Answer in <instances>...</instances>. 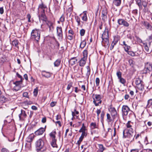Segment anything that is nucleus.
I'll use <instances>...</instances> for the list:
<instances>
[{"instance_id": "15", "label": "nucleus", "mask_w": 152, "mask_h": 152, "mask_svg": "<svg viewBox=\"0 0 152 152\" xmlns=\"http://www.w3.org/2000/svg\"><path fill=\"white\" fill-rule=\"evenodd\" d=\"M27 115L25 111L23 110H21V113L19 115L20 120H21L26 118Z\"/></svg>"}, {"instance_id": "10", "label": "nucleus", "mask_w": 152, "mask_h": 152, "mask_svg": "<svg viewBox=\"0 0 152 152\" xmlns=\"http://www.w3.org/2000/svg\"><path fill=\"white\" fill-rule=\"evenodd\" d=\"M107 11L106 9H104L102 10V19L104 21H106L107 19Z\"/></svg>"}, {"instance_id": "26", "label": "nucleus", "mask_w": 152, "mask_h": 152, "mask_svg": "<svg viewBox=\"0 0 152 152\" xmlns=\"http://www.w3.org/2000/svg\"><path fill=\"white\" fill-rule=\"evenodd\" d=\"M61 60L60 59H57L54 63L55 66L58 67L60 64Z\"/></svg>"}, {"instance_id": "33", "label": "nucleus", "mask_w": 152, "mask_h": 152, "mask_svg": "<svg viewBox=\"0 0 152 152\" xmlns=\"http://www.w3.org/2000/svg\"><path fill=\"white\" fill-rule=\"evenodd\" d=\"M142 82H143L141 80L140 78H136L135 80V83L137 86L140 84Z\"/></svg>"}, {"instance_id": "2", "label": "nucleus", "mask_w": 152, "mask_h": 152, "mask_svg": "<svg viewBox=\"0 0 152 152\" xmlns=\"http://www.w3.org/2000/svg\"><path fill=\"white\" fill-rule=\"evenodd\" d=\"M35 145L37 152H44L46 149L44 142L41 139H39L36 141Z\"/></svg>"}, {"instance_id": "64", "label": "nucleus", "mask_w": 152, "mask_h": 152, "mask_svg": "<svg viewBox=\"0 0 152 152\" xmlns=\"http://www.w3.org/2000/svg\"><path fill=\"white\" fill-rule=\"evenodd\" d=\"M72 87V84L71 83H69L67 86L66 89L67 90H69L70 89L71 87Z\"/></svg>"}, {"instance_id": "48", "label": "nucleus", "mask_w": 152, "mask_h": 152, "mask_svg": "<svg viewBox=\"0 0 152 152\" xmlns=\"http://www.w3.org/2000/svg\"><path fill=\"white\" fill-rule=\"evenodd\" d=\"M120 82L122 84H124L126 83L125 80L122 77L119 79Z\"/></svg>"}, {"instance_id": "7", "label": "nucleus", "mask_w": 152, "mask_h": 152, "mask_svg": "<svg viewBox=\"0 0 152 152\" xmlns=\"http://www.w3.org/2000/svg\"><path fill=\"white\" fill-rule=\"evenodd\" d=\"M57 34L59 39L62 40L63 38V33L62 28L61 27H56Z\"/></svg>"}, {"instance_id": "8", "label": "nucleus", "mask_w": 152, "mask_h": 152, "mask_svg": "<svg viewBox=\"0 0 152 152\" xmlns=\"http://www.w3.org/2000/svg\"><path fill=\"white\" fill-rule=\"evenodd\" d=\"M130 110V109L127 106L124 105L122 106V111L123 115H127Z\"/></svg>"}, {"instance_id": "9", "label": "nucleus", "mask_w": 152, "mask_h": 152, "mask_svg": "<svg viewBox=\"0 0 152 152\" xmlns=\"http://www.w3.org/2000/svg\"><path fill=\"white\" fill-rule=\"evenodd\" d=\"M118 23L119 25H123L125 27H128L129 23L124 19H119L118 20Z\"/></svg>"}, {"instance_id": "6", "label": "nucleus", "mask_w": 152, "mask_h": 152, "mask_svg": "<svg viewBox=\"0 0 152 152\" xmlns=\"http://www.w3.org/2000/svg\"><path fill=\"white\" fill-rule=\"evenodd\" d=\"M109 110L110 113L112 117L113 120L117 116V114L115 109L114 107H110L109 109Z\"/></svg>"}, {"instance_id": "47", "label": "nucleus", "mask_w": 152, "mask_h": 152, "mask_svg": "<svg viewBox=\"0 0 152 152\" xmlns=\"http://www.w3.org/2000/svg\"><path fill=\"white\" fill-rule=\"evenodd\" d=\"M125 51H127L128 50H129L130 48V47L127 44L124 47Z\"/></svg>"}, {"instance_id": "31", "label": "nucleus", "mask_w": 152, "mask_h": 152, "mask_svg": "<svg viewBox=\"0 0 152 152\" xmlns=\"http://www.w3.org/2000/svg\"><path fill=\"white\" fill-rule=\"evenodd\" d=\"M90 126L92 129L98 128V126L96 125V123L95 122H92L90 124Z\"/></svg>"}, {"instance_id": "56", "label": "nucleus", "mask_w": 152, "mask_h": 152, "mask_svg": "<svg viewBox=\"0 0 152 152\" xmlns=\"http://www.w3.org/2000/svg\"><path fill=\"white\" fill-rule=\"evenodd\" d=\"M116 75L118 79L121 77V73L120 72H117Z\"/></svg>"}, {"instance_id": "59", "label": "nucleus", "mask_w": 152, "mask_h": 152, "mask_svg": "<svg viewBox=\"0 0 152 152\" xmlns=\"http://www.w3.org/2000/svg\"><path fill=\"white\" fill-rule=\"evenodd\" d=\"M118 39L117 37H115L114 39V40L112 42L114 44L116 45L117 43L118 42Z\"/></svg>"}, {"instance_id": "27", "label": "nucleus", "mask_w": 152, "mask_h": 152, "mask_svg": "<svg viewBox=\"0 0 152 152\" xmlns=\"http://www.w3.org/2000/svg\"><path fill=\"white\" fill-rule=\"evenodd\" d=\"M99 149L97 151V152H103L104 150V148L102 144H100L99 145Z\"/></svg>"}, {"instance_id": "41", "label": "nucleus", "mask_w": 152, "mask_h": 152, "mask_svg": "<svg viewBox=\"0 0 152 152\" xmlns=\"http://www.w3.org/2000/svg\"><path fill=\"white\" fill-rule=\"evenodd\" d=\"M107 119L109 122H111L112 121V119L110 117V115L109 113L107 114Z\"/></svg>"}, {"instance_id": "44", "label": "nucleus", "mask_w": 152, "mask_h": 152, "mask_svg": "<svg viewBox=\"0 0 152 152\" xmlns=\"http://www.w3.org/2000/svg\"><path fill=\"white\" fill-rule=\"evenodd\" d=\"M0 99L2 102H5L7 100V98L3 96H1Z\"/></svg>"}, {"instance_id": "29", "label": "nucleus", "mask_w": 152, "mask_h": 152, "mask_svg": "<svg viewBox=\"0 0 152 152\" xmlns=\"http://www.w3.org/2000/svg\"><path fill=\"white\" fill-rule=\"evenodd\" d=\"M143 82H142L140 84L137 86V88L140 90L143 91L144 89V85L143 84Z\"/></svg>"}, {"instance_id": "18", "label": "nucleus", "mask_w": 152, "mask_h": 152, "mask_svg": "<svg viewBox=\"0 0 152 152\" xmlns=\"http://www.w3.org/2000/svg\"><path fill=\"white\" fill-rule=\"evenodd\" d=\"M77 60V59L76 57L71 58L69 61V63L71 66H73L76 64Z\"/></svg>"}, {"instance_id": "38", "label": "nucleus", "mask_w": 152, "mask_h": 152, "mask_svg": "<svg viewBox=\"0 0 152 152\" xmlns=\"http://www.w3.org/2000/svg\"><path fill=\"white\" fill-rule=\"evenodd\" d=\"M129 63L130 65L133 67L135 64V62L132 59H130L129 61Z\"/></svg>"}, {"instance_id": "39", "label": "nucleus", "mask_w": 152, "mask_h": 152, "mask_svg": "<svg viewBox=\"0 0 152 152\" xmlns=\"http://www.w3.org/2000/svg\"><path fill=\"white\" fill-rule=\"evenodd\" d=\"M127 53L129 55L132 56H136L135 52L132 51H129L128 50L127 51H126Z\"/></svg>"}, {"instance_id": "37", "label": "nucleus", "mask_w": 152, "mask_h": 152, "mask_svg": "<svg viewBox=\"0 0 152 152\" xmlns=\"http://www.w3.org/2000/svg\"><path fill=\"white\" fill-rule=\"evenodd\" d=\"M34 138V135L31 134L28 137V140L29 142H31Z\"/></svg>"}, {"instance_id": "13", "label": "nucleus", "mask_w": 152, "mask_h": 152, "mask_svg": "<svg viewBox=\"0 0 152 152\" xmlns=\"http://www.w3.org/2000/svg\"><path fill=\"white\" fill-rule=\"evenodd\" d=\"M45 130V128L41 127L38 129L34 132L35 134L38 136L42 134Z\"/></svg>"}, {"instance_id": "22", "label": "nucleus", "mask_w": 152, "mask_h": 152, "mask_svg": "<svg viewBox=\"0 0 152 152\" xmlns=\"http://www.w3.org/2000/svg\"><path fill=\"white\" fill-rule=\"evenodd\" d=\"M56 141L57 140L56 139H52L51 145L53 148H57V145L56 144Z\"/></svg>"}, {"instance_id": "23", "label": "nucleus", "mask_w": 152, "mask_h": 152, "mask_svg": "<svg viewBox=\"0 0 152 152\" xmlns=\"http://www.w3.org/2000/svg\"><path fill=\"white\" fill-rule=\"evenodd\" d=\"M86 44V42L85 39H84L81 41V42L80 44V48L81 49L84 48Z\"/></svg>"}, {"instance_id": "42", "label": "nucleus", "mask_w": 152, "mask_h": 152, "mask_svg": "<svg viewBox=\"0 0 152 152\" xmlns=\"http://www.w3.org/2000/svg\"><path fill=\"white\" fill-rule=\"evenodd\" d=\"M75 20L76 21L77 23V25L78 26H80V18L78 16H76L75 18Z\"/></svg>"}, {"instance_id": "51", "label": "nucleus", "mask_w": 152, "mask_h": 152, "mask_svg": "<svg viewBox=\"0 0 152 152\" xmlns=\"http://www.w3.org/2000/svg\"><path fill=\"white\" fill-rule=\"evenodd\" d=\"M60 20L61 22H64L65 20V17L64 14H63L60 18Z\"/></svg>"}, {"instance_id": "53", "label": "nucleus", "mask_w": 152, "mask_h": 152, "mask_svg": "<svg viewBox=\"0 0 152 152\" xmlns=\"http://www.w3.org/2000/svg\"><path fill=\"white\" fill-rule=\"evenodd\" d=\"M95 82L96 86H98L99 85L100 80L98 77L96 78L95 80Z\"/></svg>"}, {"instance_id": "24", "label": "nucleus", "mask_w": 152, "mask_h": 152, "mask_svg": "<svg viewBox=\"0 0 152 152\" xmlns=\"http://www.w3.org/2000/svg\"><path fill=\"white\" fill-rule=\"evenodd\" d=\"M144 25L147 29L151 30L152 27L150 24L147 22H144Z\"/></svg>"}, {"instance_id": "57", "label": "nucleus", "mask_w": 152, "mask_h": 152, "mask_svg": "<svg viewBox=\"0 0 152 152\" xmlns=\"http://www.w3.org/2000/svg\"><path fill=\"white\" fill-rule=\"evenodd\" d=\"M144 45H145L144 48L145 50L146 51L148 52L149 50V48L148 46L146 44L144 43Z\"/></svg>"}, {"instance_id": "3", "label": "nucleus", "mask_w": 152, "mask_h": 152, "mask_svg": "<svg viewBox=\"0 0 152 152\" xmlns=\"http://www.w3.org/2000/svg\"><path fill=\"white\" fill-rule=\"evenodd\" d=\"M40 33L39 30L36 29L33 30L31 33V39L38 42L40 39Z\"/></svg>"}, {"instance_id": "45", "label": "nucleus", "mask_w": 152, "mask_h": 152, "mask_svg": "<svg viewBox=\"0 0 152 152\" xmlns=\"http://www.w3.org/2000/svg\"><path fill=\"white\" fill-rule=\"evenodd\" d=\"M81 129L82 131V132L87 131L86 129V126H85L84 124V123L83 124L81 128Z\"/></svg>"}, {"instance_id": "58", "label": "nucleus", "mask_w": 152, "mask_h": 152, "mask_svg": "<svg viewBox=\"0 0 152 152\" xmlns=\"http://www.w3.org/2000/svg\"><path fill=\"white\" fill-rule=\"evenodd\" d=\"M83 138L82 137H80L79 140L77 141V143L79 145H80V144L81 142L83 140Z\"/></svg>"}, {"instance_id": "20", "label": "nucleus", "mask_w": 152, "mask_h": 152, "mask_svg": "<svg viewBox=\"0 0 152 152\" xmlns=\"http://www.w3.org/2000/svg\"><path fill=\"white\" fill-rule=\"evenodd\" d=\"M39 18L41 19L43 21H45V22L46 21L48 20H47V18L46 16L45 15V13H41L40 15H39Z\"/></svg>"}, {"instance_id": "43", "label": "nucleus", "mask_w": 152, "mask_h": 152, "mask_svg": "<svg viewBox=\"0 0 152 152\" xmlns=\"http://www.w3.org/2000/svg\"><path fill=\"white\" fill-rule=\"evenodd\" d=\"M151 105H152V99H150L148 100L147 107H149Z\"/></svg>"}, {"instance_id": "49", "label": "nucleus", "mask_w": 152, "mask_h": 152, "mask_svg": "<svg viewBox=\"0 0 152 152\" xmlns=\"http://www.w3.org/2000/svg\"><path fill=\"white\" fill-rule=\"evenodd\" d=\"M85 31L84 29H82L80 30V34L81 36H83L85 34Z\"/></svg>"}, {"instance_id": "54", "label": "nucleus", "mask_w": 152, "mask_h": 152, "mask_svg": "<svg viewBox=\"0 0 152 152\" xmlns=\"http://www.w3.org/2000/svg\"><path fill=\"white\" fill-rule=\"evenodd\" d=\"M140 152H152V150L148 149H144L141 151Z\"/></svg>"}, {"instance_id": "1", "label": "nucleus", "mask_w": 152, "mask_h": 152, "mask_svg": "<svg viewBox=\"0 0 152 152\" xmlns=\"http://www.w3.org/2000/svg\"><path fill=\"white\" fill-rule=\"evenodd\" d=\"M133 123L129 121L126 124V128L123 131V138H127L128 141L131 142L134 139V133L132 128Z\"/></svg>"}, {"instance_id": "60", "label": "nucleus", "mask_w": 152, "mask_h": 152, "mask_svg": "<svg viewBox=\"0 0 152 152\" xmlns=\"http://www.w3.org/2000/svg\"><path fill=\"white\" fill-rule=\"evenodd\" d=\"M96 113L97 114V117L98 118L100 113H101V111L100 109H97Z\"/></svg>"}, {"instance_id": "62", "label": "nucleus", "mask_w": 152, "mask_h": 152, "mask_svg": "<svg viewBox=\"0 0 152 152\" xmlns=\"http://www.w3.org/2000/svg\"><path fill=\"white\" fill-rule=\"evenodd\" d=\"M73 35H69L68 36V39L70 40H72L73 39Z\"/></svg>"}, {"instance_id": "30", "label": "nucleus", "mask_w": 152, "mask_h": 152, "mask_svg": "<svg viewBox=\"0 0 152 152\" xmlns=\"http://www.w3.org/2000/svg\"><path fill=\"white\" fill-rule=\"evenodd\" d=\"M121 0H114L113 1V3L116 6H119L121 4Z\"/></svg>"}, {"instance_id": "34", "label": "nucleus", "mask_w": 152, "mask_h": 152, "mask_svg": "<svg viewBox=\"0 0 152 152\" xmlns=\"http://www.w3.org/2000/svg\"><path fill=\"white\" fill-rule=\"evenodd\" d=\"M47 8L46 6L42 3L41 4H40L39 6L38 9H43Z\"/></svg>"}, {"instance_id": "61", "label": "nucleus", "mask_w": 152, "mask_h": 152, "mask_svg": "<svg viewBox=\"0 0 152 152\" xmlns=\"http://www.w3.org/2000/svg\"><path fill=\"white\" fill-rule=\"evenodd\" d=\"M16 75L18 77L20 78V80H22V81H23V79L22 78V76L20 74H19L18 72L16 73Z\"/></svg>"}, {"instance_id": "52", "label": "nucleus", "mask_w": 152, "mask_h": 152, "mask_svg": "<svg viewBox=\"0 0 152 152\" xmlns=\"http://www.w3.org/2000/svg\"><path fill=\"white\" fill-rule=\"evenodd\" d=\"M1 152H10V151L7 148H3L1 149Z\"/></svg>"}, {"instance_id": "63", "label": "nucleus", "mask_w": 152, "mask_h": 152, "mask_svg": "<svg viewBox=\"0 0 152 152\" xmlns=\"http://www.w3.org/2000/svg\"><path fill=\"white\" fill-rule=\"evenodd\" d=\"M56 104V102H51L50 104V106L51 107H53Z\"/></svg>"}, {"instance_id": "28", "label": "nucleus", "mask_w": 152, "mask_h": 152, "mask_svg": "<svg viewBox=\"0 0 152 152\" xmlns=\"http://www.w3.org/2000/svg\"><path fill=\"white\" fill-rule=\"evenodd\" d=\"M19 43L18 41L16 39L12 41V44L13 46H15V47L18 48V45Z\"/></svg>"}, {"instance_id": "36", "label": "nucleus", "mask_w": 152, "mask_h": 152, "mask_svg": "<svg viewBox=\"0 0 152 152\" xmlns=\"http://www.w3.org/2000/svg\"><path fill=\"white\" fill-rule=\"evenodd\" d=\"M86 68L87 69V72L86 73V76L88 78L90 74L91 69L89 66H87L86 67Z\"/></svg>"}, {"instance_id": "46", "label": "nucleus", "mask_w": 152, "mask_h": 152, "mask_svg": "<svg viewBox=\"0 0 152 152\" xmlns=\"http://www.w3.org/2000/svg\"><path fill=\"white\" fill-rule=\"evenodd\" d=\"M34 95V96H36L38 94V88H36L34 90L33 92Z\"/></svg>"}, {"instance_id": "4", "label": "nucleus", "mask_w": 152, "mask_h": 152, "mask_svg": "<svg viewBox=\"0 0 152 152\" xmlns=\"http://www.w3.org/2000/svg\"><path fill=\"white\" fill-rule=\"evenodd\" d=\"M93 102L96 106L99 105L102 103L101 96L99 94H93Z\"/></svg>"}, {"instance_id": "12", "label": "nucleus", "mask_w": 152, "mask_h": 152, "mask_svg": "<svg viewBox=\"0 0 152 152\" xmlns=\"http://www.w3.org/2000/svg\"><path fill=\"white\" fill-rule=\"evenodd\" d=\"M109 31L108 28L106 27L102 36V39L109 38Z\"/></svg>"}, {"instance_id": "21", "label": "nucleus", "mask_w": 152, "mask_h": 152, "mask_svg": "<svg viewBox=\"0 0 152 152\" xmlns=\"http://www.w3.org/2000/svg\"><path fill=\"white\" fill-rule=\"evenodd\" d=\"M87 13V12L86 11H84L82 14L83 15V16L82 17V20L86 22L88 20Z\"/></svg>"}, {"instance_id": "35", "label": "nucleus", "mask_w": 152, "mask_h": 152, "mask_svg": "<svg viewBox=\"0 0 152 152\" xmlns=\"http://www.w3.org/2000/svg\"><path fill=\"white\" fill-rule=\"evenodd\" d=\"M56 132L54 131L51 132L49 135L52 138V139H56Z\"/></svg>"}, {"instance_id": "32", "label": "nucleus", "mask_w": 152, "mask_h": 152, "mask_svg": "<svg viewBox=\"0 0 152 152\" xmlns=\"http://www.w3.org/2000/svg\"><path fill=\"white\" fill-rule=\"evenodd\" d=\"M136 3L137 4L139 8L141 9L142 8V1L141 0H136Z\"/></svg>"}, {"instance_id": "14", "label": "nucleus", "mask_w": 152, "mask_h": 152, "mask_svg": "<svg viewBox=\"0 0 152 152\" xmlns=\"http://www.w3.org/2000/svg\"><path fill=\"white\" fill-rule=\"evenodd\" d=\"M102 46L106 48L109 47V38L102 39Z\"/></svg>"}, {"instance_id": "11", "label": "nucleus", "mask_w": 152, "mask_h": 152, "mask_svg": "<svg viewBox=\"0 0 152 152\" xmlns=\"http://www.w3.org/2000/svg\"><path fill=\"white\" fill-rule=\"evenodd\" d=\"M45 23L49 28V31L52 32L54 29L53 23L50 21L48 20L45 22Z\"/></svg>"}, {"instance_id": "40", "label": "nucleus", "mask_w": 152, "mask_h": 152, "mask_svg": "<svg viewBox=\"0 0 152 152\" xmlns=\"http://www.w3.org/2000/svg\"><path fill=\"white\" fill-rule=\"evenodd\" d=\"M83 58H87V56H88V54L87 50H84L83 51Z\"/></svg>"}, {"instance_id": "5", "label": "nucleus", "mask_w": 152, "mask_h": 152, "mask_svg": "<svg viewBox=\"0 0 152 152\" xmlns=\"http://www.w3.org/2000/svg\"><path fill=\"white\" fill-rule=\"evenodd\" d=\"M143 73L145 74L148 73L152 74V66L150 63L147 62L145 64Z\"/></svg>"}, {"instance_id": "17", "label": "nucleus", "mask_w": 152, "mask_h": 152, "mask_svg": "<svg viewBox=\"0 0 152 152\" xmlns=\"http://www.w3.org/2000/svg\"><path fill=\"white\" fill-rule=\"evenodd\" d=\"M42 76L46 78L50 77L52 75V73L45 70L42 71Z\"/></svg>"}, {"instance_id": "50", "label": "nucleus", "mask_w": 152, "mask_h": 152, "mask_svg": "<svg viewBox=\"0 0 152 152\" xmlns=\"http://www.w3.org/2000/svg\"><path fill=\"white\" fill-rule=\"evenodd\" d=\"M87 135V131L83 132L81 134V137L84 138V137H86Z\"/></svg>"}, {"instance_id": "55", "label": "nucleus", "mask_w": 152, "mask_h": 152, "mask_svg": "<svg viewBox=\"0 0 152 152\" xmlns=\"http://www.w3.org/2000/svg\"><path fill=\"white\" fill-rule=\"evenodd\" d=\"M23 97L27 98H29V96L28 95V93L27 92H24L23 93Z\"/></svg>"}, {"instance_id": "25", "label": "nucleus", "mask_w": 152, "mask_h": 152, "mask_svg": "<svg viewBox=\"0 0 152 152\" xmlns=\"http://www.w3.org/2000/svg\"><path fill=\"white\" fill-rule=\"evenodd\" d=\"M148 2L145 0H142V5L144 7V8L143 9L144 10L146 11L147 10L146 7H147V4Z\"/></svg>"}, {"instance_id": "19", "label": "nucleus", "mask_w": 152, "mask_h": 152, "mask_svg": "<svg viewBox=\"0 0 152 152\" xmlns=\"http://www.w3.org/2000/svg\"><path fill=\"white\" fill-rule=\"evenodd\" d=\"M87 58H82L79 61V65L81 66H83L85 64Z\"/></svg>"}, {"instance_id": "16", "label": "nucleus", "mask_w": 152, "mask_h": 152, "mask_svg": "<svg viewBox=\"0 0 152 152\" xmlns=\"http://www.w3.org/2000/svg\"><path fill=\"white\" fill-rule=\"evenodd\" d=\"M22 82V80H20L18 81H16L15 82H13V83L15 85V86L14 87V89L16 91H18L20 88V84Z\"/></svg>"}]
</instances>
